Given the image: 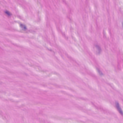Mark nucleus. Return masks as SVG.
I'll return each instance as SVG.
<instances>
[{
  "label": "nucleus",
  "mask_w": 123,
  "mask_h": 123,
  "mask_svg": "<svg viewBox=\"0 0 123 123\" xmlns=\"http://www.w3.org/2000/svg\"><path fill=\"white\" fill-rule=\"evenodd\" d=\"M22 24L20 25V26H22Z\"/></svg>",
  "instance_id": "20e7f679"
},
{
  "label": "nucleus",
  "mask_w": 123,
  "mask_h": 123,
  "mask_svg": "<svg viewBox=\"0 0 123 123\" xmlns=\"http://www.w3.org/2000/svg\"><path fill=\"white\" fill-rule=\"evenodd\" d=\"M119 112H120V113H121L122 114V111L121 110H120Z\"/></svg>",
  "instance_id": "f03ea898"
},
{
  "label": "nucleus",
  "mask_w": 123,
  "mask_h": 123,
  "mask_svg": "<svg viewBox=\"0 0 123 123\" xmlns=\"http://www.w3.org/2000/svg\"><path fill=\"white\" fill-rule=\"evenodd\" d=\"M24 28H25V29L26 28V27H25H25H24Z\"/></svg>",
  "instance_id": "7ed1b4c3"
},
{
  "label": "nucleus",
  "mask_w": 123,
  "mask_h": 123,
  "mask_svg": "<svg viewBox=\"0 0 123 123\" xmlns=\"http://www.w3.org/2000/svg\"><path fill=\"white\" fill-rule=\"evenodd\" d=\"M5 13L7 14L8 15H9L10 14V13L8 11H6L5 12Z\"/></svg>",
  "instance_id": "f257e3e1"
}]
</instances>
